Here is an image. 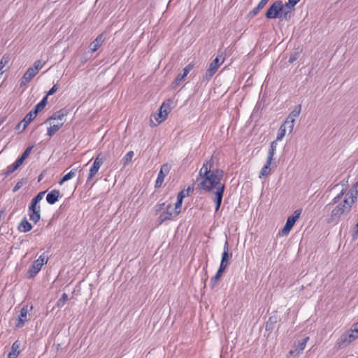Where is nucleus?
I'll return each mask as SVG.
<instances>
[{
	"instance_id": "obj_6",
	"label": "nucleus",
	"mask_w": 358,
	"mask_h": 358,
	"mask_svg": "<svg viewBox=\"0 0 358 358\" xmlns=\"http://www.w3.org/2000/svg\"><path fill=\"white\" fill-rule=\"evenodd\" d=\"M170 112L171 109L169 105L164 103L159 108V112L153 115L157 122L155 123L153 120L150 119V126L153 127L164 122Z\"/></svg>"
},
{
	"instance_id": "obj_41",
	"label": "nucleus",
	"mask_w": 358,
	"mask_h": 358,
	"mask_svg": "<svg viewBox=\"0 0 358 358\" xmlns=\"http://www.w3.org/2000/svg\"><path fill=\"white\" fill-rule=\"evenodd\" d=\"M10 56L9 55H4L0 60V71L5 67V66L9 62Z\"/></svg>"
},
{
	"instance_id": "obj_20",
	"label": "nucleus",
	"mask_w": 358,
	"mask_h": 358,
	"mask_svg": "<svg viewBox=\"0 0 358 358\" xmlns=\"http://www.w3.org/2000/svg\"><path fill=\"white\" fill-rule=\"evenodd\" d=\"M358 196V182H356L350 188V189L345 194V197L349 199H353L355 203Z\"/></svg>"
},
{
	"instance_id": "obj_1",
	"label": "nucleus",
	"mask_w": 358,
	"mask_h": 358,
	"mask_svg": "<svg viewBox=\"0 0 358 358\" xmlns=\"http://www.w3.org/2000/svg\"><path fill=\"white\" fill-rule=\"evenodd\" d=\"M199 176L202 179L201 187L203 190L211 193L224 190V171L214 168V161L212 158L203 163L199 171Z\"/></svg>"
},
{
	"instance_id": "obj_40",
	"label": "nucleus",
	"mask_w": 358,
	"mask_h": 358,
	"mask_svg": "<svg viewBox=\"0 0 358 358\" xmlns=\"http://www.w3.org/2000/svg\"><path fill=\"white\" fill-rule=\"evenodd\" d=\"M300 0H288V1L285 4V7L288 8L289 11V14H292V11L293 8L298 3Z\"/></svg>"
},
{
	"instance_id": "obj_24",
	"label": "nucleus",
	"mask_w": 358,
	"mask_h": 358,
	"mask_svg": "<svg viewBox=\"0 0 358 358\" xmlns=\"http://www.w3.org/2000/svg\"><path fill=\"white\" fill-rule=\"evenodd\" d=\"M271 163H272V160H269V159H266V164H264V166L262 167V170L259 172V177L260 178H262L263 177H266L271 173Z\"/></svg>"
},
{
	"instance_id": "obj_42",
	"label": "nucleus",
	"mask_w": 358,
	"mask_h": 358,
	"mask_svg": "<svg viewBox=\"0 0 358 358\" xmlns=\"http://www.w3.org/2000/svg\"><path fill=\"white\" fill-rule=\"evenodd\" d=\"M68 299V294L66 293H63L61 298L57 301V306L62 307L65 304Z\"/></svg>"
},
{
	"instance_id": "obj_7",
	"label": "nucleus",
	"mask_w": 358,
	"mask_h": 358,
	"mask_svg": "<svg viewBox=\"0 0 358 358\" xmlns=\"http://www.w3.org/2000/svg\"><path fill=\"white\" fill-rule=\"evenodd\" d=\"M180 212L176 210L173 205L169 204L167 205L166 210L162 212L159 217H158L159 224H162V223L170 221L173 218L176 217Z\"/></svg>"
},
{
	"instance_id": "obj_34",
	"label": "nucleus",
	"mask_w": 358,
	"mask_h": 358,
	"mask_svg": "<svg viewBox=\"0 0 358 358\" xmlns=\"http://www.w3.org/2000/svg\"><path fill=\"white\" fill-rule=\"evenodd\" d=\"M224 271V270L219 268L215 275L213 278H211L210 283L212 288H213L216 285L217 281L222 277Z\"/></svg>"
},
{
	"instance_id": "obj_5",
	"label": "nucleus",
	"mask_w": 358,
	"mask_h": 358,
	"mask_svg": "<svg viewBox=\"0 0 358 358\" xmlns=\"http://www.w3.org/2000/svg\"><path fill=\"white\" fill-rule=\"evenodd\" d=\"M48 261V257L42 254L35 260L28 271V278H32L41 271L42 266Z\"/></svg>"
},
{
	"instance_id": "obj_17",
	"label": "nucleus",
	"mask_w": 358,
	"mask_h": 358,
	"mask_svg": "<svg viewBox=\"0 0 358 358\" xmlns=\"http://www.w3.org/2000/svg\"><path fill=\"white\" fill-rule=\"evenodd\" d=\"M105 41L104 33L99 34L90 45L91 52H96Z\"/></svg>"
},
{
	"instance_id": "obj_25",
	"label": "nucleus",
	"mask_w": 358,
	"mask_h": 358,
	"mask_svg": "<svg viewBox=\"0 0 358 358\" xmlns=\"http://www.w3.org/2000/svg\"><path fill=\"white\" fill-rule=\"evenodd\" d=\"M20 343L17 341H15L10 348V351L8 355V358H15L20 354Z\"/></svg>"
},
{
	"instance_id": "obj_27",
	"label": "nucleus",
	"mask_w": 358,
	"mask_h": 358,
	"mask_svg": "<svg viewBox=\"0 0 358 358\" xmlns=\"http://www.w3.org/2000/svg\"><path fill=\"white\" fill-rule=\"evenodd\" d=\"M64 122H57V124H50V127L47 129V135L52 136L55 135L59 129L62 127Z\"/></svg>"
},
{
	"instance_id": "obj_15",
	"label": "nucleus",
	"mask_w": 358,
	"mask_h": 358,
	"mask_svg": "<svg viewBox=\"0 0 358 358\" xmlns=\"http://www.w3.org/2000/svg\"><path fill=\"white\" fill-rule=\"evenodd\" d=\"M67 115V112L64 109H61L54 113L48 119L45 121V123H50L53 120H57L58 122H63L64 117Z\"/></svg>"
},
{
	"instance_id": "obj_33",
	"label": "nucleus",
	"mask_w": 358,
	"mask_h": 358,
	"mask_svg": "<svg viewBox=\"0 0 358 358\" xmlns=\"http://www.w3.org/2000/svg\"><path fill=\"white\" fill-rule=\"evenodd\" d=\"M45 191L39 192L35 197H34L29 206H40L39 202L43 199Z\"/></svg>"
},
{
	"instance_id": "obj_49",
	"label": "nucleus",
	"mask_w": 358,
	"mask_h": 358,
	"mask_svg": "<svg viewBox=\"0 0 358 358\" xmlns=\"http://www.w3.org/2000/svg\"><path fill=\"white\" fill-rule=\"evenodd\" d=\"M26 159V158H25L24 156L21 155V157H19V158L17 159V161L20 164H22L23 163V162L24 161V159Z\"/></svg>"
},
{
	"instance_id": "obj_18",
	"label": "nucleus",
	"mask_w": 358,
	"mask_h": 358,
	"mask_svg": "<svg viewBox=\"0 0 358 358\" xmlns=\"http://www.w3.org/2000/svg\"><path fill=\"white\" fill-rule=\"evenodd\" d=\"M36 74L37 73L31 67H29L20 80V86L22 87L27 85Z\"/></svg>"
},
{
	"instance_id": "obj_11",
	"label": "nucleus",
	"mask_w": 358,
	"mask_h": 358,
	"mask_svg": "<svg viewBox=\"0 0 358 358\" xmlns=\"http://www.w3.org/2000/svg\"><path fill=\"white\" fill-rule=\"evenodd\" d=\"M171 170V165L169 164H164L161 166V169L158 173L155 187L156 188L160 187L164 181L165 177L168 175Z\"/></svg>"
},
{
	"instance_id": "obj_43",
	"label": "nucleus",
	"mask_w": 358,
	"mask_h": 358,
	"mask_svg": "<svg viewBox=\"0 0 358 358\" xmlns=\"http://www.w3.org/2000/svg\"><path fill=\"white\" fill-rule=\"evenodd\" d=\"M165 205V203H158L155 206V213H158L159 211H161L164 206Z\"/></svg>"
},
{
	"instance_id": "obj_39",
	"label": "nucleus",
	"mask_w": 358,
	"mask_h": 358,
	"mask_svg": "<svg viewBox=\"0 0 358 358\" xmlns=\"http://www.w3.org/2000/svg\"><path fill=\"white\" fill-rule=\"evenodd\" d=\"M45 64V62L42 60H36L32 66L31 68L36 73H38L39 70H41Z\"/></svg>"
},
{
	"instance_id": "obj_12",
	"label": "nucleus",
	"mask_w": 358,
	"mask_h": 358,
	"mask_svg": "<svg viewBox=\"0 0 358 358\" xmlns=\"http://www.w3.org/2000/svg\"><path fill=\"white\" fill-rule=\"evenodd\" d=\"M33 308L32 306L29 307L28 305L24 306L21 310L20 313L18 316L17 323L15 324L16 328H20L23 327L25 322L27 320V315L29 312Z\"/></svg>"
},
{
	"instance_id": "obj_3",
	"label": "nucleus",
	"mask_w": 358,
	"mask_h": 358,
	"mask_svg": "<svg viewBox=\"0 0 358 358\" xmlns=\"http://www.w3.org/2000/svg\"><path fill=\"white\" fill-rule=\"evenodd\" d=\"M266 17L268 19L279 18L287 20L291 17L288 8L285 7L281 1H275L267 10Z\"/></svg>"
},
{
	"instance_id": "obj_32",
	"label": "nucleus",
	"mask_w": 358,
	"mask_h": 358,
	"mask_svg": "<svg viewBox=\"0 0 358 358\" xmlns=\"http://www.w3.org/2000/svg\"><path fill=\"white\" fill-rule=\"evenodd\" d=\"M286 124H287L285 123V121L284 123L280 125V127L278 131V133H277V137L275 139L276 141H280L285 137V136L286 134V131H287Z\"/></svg>"
},
{
	"instance_id": "obj_29",
	"label": "nucleus",
	"mask_w": 358,
	"mask_h": 358,
	"mask_svg": "<svg viewBox=\"0 0 358 358\" xmlns=\"http://www.w3.org/2000/svg\"><path fill=\"white\" fill-rule=\"evenodd\" d=\"M349 341L352 343L358 338V328L355 327L354 329H351L347 332H345Z\"/></svg>"
},
{
	"instance_id": "obj_26",
	"label": "nucleus",
	"mask_w": 358,
	"mask_h": 358,
	"mask_svg": "<svg viewBox=\"0 0 358 358\" xmlns=\"http://www.w3.org/2000/svg\"><path fill=\"white\" fill-rule=\"evenodd\" d=\"M31 224L27 221V220L25 217L22 220L18 226L19 231L23 233L28 232L31 231Z\"/></svg>"
},
{
	"instance_id": "obj_14",
	"label": "nucleus",
	"mask_w": 358,
	"mask_h": 358,
	"mask_svg": "<svg viewBox=\"0 0 358 358\" xmlns=\"http://www.w3.org/2000/svg\"><path fill=\"white\" fill-rule=\"evenodd\" d=\"M29 215L31 221L35 224L41 219V206H29Z\"/></svg>"
},
{
	"instance_id": "obj_19",
	"label": "nucleus",
	"mask_w": 358,
	"mask_h": 358,
	"mask_svg": "<svg viewBox=\"0 0 358 358\" xmlns=\"http://www.w3.org/2000/svg\"><path fill=\"white\" fill-rule=\"evenodd\" d=\"M36 114L31 110H30L26 115L25 117H24V119L22 120L21 122H20L17 126V128H19L20 124L22 123H23V129H24L33 120L36 118Z\"/></svg>"
},
{
	"instance_id": "obj_16",
	"label": "nucleus",
	"mask_w": 358,
	"mask_h": 358,
	"mask_svg": "<svg viewBox=\"0 0 358 358\" xmlns=\"http://www.w3.org/2000/svg\"><path fill=\"white\" fill-rule=\"evenodd\" d=\"M309 340V337H305L302 340L299 341L294 346V350H291L289 353L292 355H299L306 348V343Z\"/></svg>"
},
{
	"instance_id": "obj_46",
	"label": "nucleus",
	"mask_w": 358,
	"mask_h": 358,
	"mask_svg": "<svg viewBox=\"0 0 358 358\" xmlns=\"http://www.w3.org/2000/svg\"><path fill=\"white\" fill-rule=\"evenodd\" d=\"M261 9H262V8H259V6L257 5L255 8H253V10L250 12V13L252 15H256Z\"/></svg>"
},
{
	"instance_id": "obj_37",
	"label": "nucleus",
	"mask_w": 358,
	"mask_h": 358,
	"mask_svg": "<svg viewBox=\"0 0 358 358\" xmlns=\"http://www.w3.org/2000/svg\"><path fill=\"white\" fill-rule=\"evenodd\" d=\"M76 169L71 170L68 173L65 174L59 181V185L63 184L64 182L68 181L76 176Z\"/></svg>"
},
{
	"instance_id": "obj_30",
	"label": "nucleus",
	"mask_w": 358,
	"mask_h": 358,
	"mask_svg": "<svg viewBox=\"0 0 358 358\" xmlns=\"http://www.w3.org/2000/svg\"><path fill=\"white\" fill-rule=\"evenodd\" d=\"M185 197V192L183 190L180 192L177 196V201L173 207L176 210H178L179 212H180V210H181L182 201Z\"/></svg>"
},
{
	"instance_id": "obj_9",
	"label": "nucleus",
	"mask_w": 358,
	"mask_h": 358,
	"mask_svg": "<svg viewBox=\"0 0 358 358\" xmlns=\"http://www.w3.org/2000/svg\"><path fill=\"white\" fill-rule=\"evenodd\" d=\"M301 213L302 209H297L294 210L292 215L288 217L286 223L281 231L282 236H285L289 234L296 220L299 218Z\"/></svg>"
},
{
	"instance_id": "obj_52",
	"label": "nucleus",
	"mask_w": 358,
	"mask_h": 358,
	"mask_svg": "<svg viewBox=\"0 0 358 358\" xmlns=\"http://www.w3.org/2000/svg\"><path fill=\"white\" fill-rule=\"evenodd\" d=\"M337 186H338V184H337V185H335L332 187V189H333V188H334V187H337Z\"/></svg>"
},
{
	"instance_id": "obj_44",
	"label": "nucleus",
	"mask_w": 358,
	"mask_h": 358,
	"mask_svg": "<svg viewBox=\"0 0 358 358\" xmlns=\"http://www.w3.org/2000/svg\"><path fill=\"white\" fill-rule=\"evenodd\" d=\"M58 90L57 85H54L47 93V96L53 94Z\"/></svg>"
},
{
	"instance_id": "obj_48",
	"label": "nucleus",
	"mask_w": 358,
	"mask_h": 358,
	"mask_svg": "<svg viewBox=\"0 0 358 358\" xmlns=\"http://www.w3.org/2000/svg\"><path fill=\"white\" fill-rule=\"evenodd\" d=\"M297 59V54L292 55L289 58V62L292 63Z\"/></svg>"
},
{
	"instance_id": "obj_21",
	"label": "nucleus",
	"mask_w": 358,
	"mask_h": 358,
	"mask_svg": "<svg viewBox=\"0 0 358 358\" xmlns=\"http://www.w3.org/2000/svg\"><path fill=\"white\" fill-rule=\"evenodd\" d=\"M59 194H60V193H59V190H57V189L52 190L46 196L47 202L50 205L55 203L58 201Z\"/></svg>"
},
{
	"instance_id": "obj_38",
	"label": "nucleus",
	"mask_w": 358,
	"mask_h": 358,
	"mask_svg": "<svg viewBox=\"0 0 358 358\" xmlns=\"http://www.w3.org/2000/svg\"><path fill=\"white\" fill-rule=\"evenodd\" d=\"M21 164L16 160L13 164L7 167L5 173L6 176H8L14 172Z\"/></svg>"
},
{
	"instance_id": "obj_36",
	"label": "nucleus",
	"mask_w": 358,
	"mask_h": 358,
	"mask_svg": "<svg viewBox=\"0 0 358 358\" xmlns=\"http://www.w3.org/2000/svg\"><path fill=\"white\" fill-rule=\"evenodd\" d=\"M134 155V153L133 151H129L123 157L120 163L123 165L124 167L127 166L128 164L131 162Z\"/></svg>"
},
{
	"instance_id": "obj_2",
	"label": "nucleus",
	"mask_w": 358,
	"mask_h": 358,
	"mask_svg": "<svg viewBox=\"0 0 358 358\" xmlns=\"http://www.w3.org/2000/svg\"><path fill=\"white\" fill-rule=\"evenodd\" d=\"M345 189H343L339 194H338L331 201L328 206L331 204H336L335 207L331 210L330 218L328 221L329 223L338 224L342 217L346 216L351 210V208L355 203L353 199H349L344 197L342 199Z\"/></svg>"
},
{
	"instance_id": "obj_10",
	"label": "nucleus",
	"mask_w": 358,
	"mask_h": 358,
	"mask_svg": "<svg viewBox=\"0 0 358 358\" xmlns=\"http://www.w3.org/2000/svg\"><path fill=\"white\" fill-rule=\"evenodd\" d=\"M301 110V104L295 106L294 108L292 110V112L289 113V115L285 120V123L287 124L290 133L292 132V131H293L295 119L300 115Z\"/></svg>"
},
{
	"instance_id": "obj_51",
	"label": "nucleus",
	"mask_w": 358,
	"mask_h": 358,
	"mask_svg": "<svg viewBox=\"0 0 358 358\" xmlns=\"http://www.w3.org/2000/svg\"><path fill=\"white\" fill-rule=\"evenodd\" d=\"M3 120H0V126L3 124Z\"/></svg>"
},
{
	"instance_id": "obj_13",
	"label": "nucleus",
	"mask_w": 358,
	"mask_h": 358,
	"mask_svg": "<svg viewBox=\"0 0 358 358\" xmlns=\"http://www.w3.org/2000/svg\"><path fill=\"white\" fill-rule=\"evenodd\" d=\"M231 256V254H229V243L228 241H226L223 247L222 259L219 267L220 268L224 271L227 268L229 265V259Z\"/></svg>"
},
{
	"instance_id": "obj_47",
	"label": "nucleus",
	"mask_w": 358,
	"mask_h": 358,
	"mask_svg": "<svg viewBox=\"0 0 358 358\" xmlns=\"http://www.w3.org/2000/svg\"><path fill=\"white\" fill-rule=\"evenodd\" d=\"M268 1V0H261L258 3L259 8H263Z\"/></svg>"
},
{
	"instance_id": "obj_22",
	"label": "nucleus",
	"mask_w": 358,
	"mask_h": 358,
	"mask_svg": "<svg viewBox=\"0 0 358 358\" xmlns=\"http://www.w3.org/2000/svg\"><path fill=\"white\" fill-rule=\"evenodd\" d=\"M224 190H220V191H215L214 192H212L215 195V198L213 199L214 203L215 204V212L218 211L223 198Z\"/></svg>"
},
{
	"instance_id": "obj_4",
	"label": "nucleus",
	"mask_w": 358,
	"mask_h": 358,
	"mask_svg": "<svg viewBox=\"0 0 358 358\" xmlns=\"http://www.w3.org/2000/svg\"><path fill=\"white\" fill-rule=\"evenodd\" d=\"M224 58L222 55H217L209 64L203 76V80L208 81L215 75L218 68L224 63Z\"/></svg>"
},
{
	"instance_id": "obj_8",
	"label": "nucleus",
	"mask_w": 358,
	"mask_h": 358,
	"mask_svg": "<svg viewBox=\"0 0 358 358\" xmlns=\"http://www.w3.org/2000/svg\"><path fill=\"white\" fill-rule=\"evenodd\" d=\"M104 161V157L102 153H99L95 157L92 165L91 166L88 176L87 178V182L90 181L94 177V176L98 173L100 167L102 166Z\"/></svg>"
},
{
	"instance_id": "obj_28",
	"label": "nucleus",
	"mask_w": 358,
	"mask_h": 358,
	"mask_svg": "<svg viewBox=\"0 0 358 358\" xmlns=\"http://www.w3.org/2000/svg\"><path fill=\"white\" fill-rule=\"evenodd\" d=\"M194 67V65L192 64H189L188 65H187L184 69H183V73L182 74H179L178 75L177 78H176V81L177 82H181L184 80V78L187 76V74L192 71V69H193Z\"/></svg>"
},
{
	"instance_id": "obj_23",
	"label": "nucleus",
	"mask_w": 358,
	"mask_h": 358,
	"mask_svg": "<svg viewBox=\"0 0 358 358\" xmlns=\"http://www.w3.org/2000/svg\"><path fill=\"white\" fill-rule=\"evenodd\" d=\"M351 343L345 333L343 334L336 341V346L339 349L347 347Z\"/></svg>"
},
{
	"instance_id": "obj_31",
	"label": "nucleus",
	"mask_w": 358,
	"mask_h": 358,
	"mask_svg": "<svg viewBox=\"0 0 358 358\" xmlns=\"http://www.w3.org/2000/svg\"><path fill=\"white\" fill-rule=\"evenodd\" d=\"M47 104V96H44L42 100L37 103L32 110L37 115L40 111H41Z\"/></svg>"
},
{
	"instance_id": "obj_50",
	"label": "nucleus",
	"mask_w": 358,
	"mask_h": 358,
	"mask_svg": "<svg viewBox=\"0 0 358 358\" xmlns=\"http://www.w3.org/2000/svg\"><path fill=\"white\" fill-rule=\"evenodd\" d=\"M21 187V184L17 182L13 188V192H16Z\"/></svg>"
},
{
	"instance_id": "obj_45",
	"label": "nucleus",
	"mask_w": 358,
	"mask_h": 358,
	"mask_svg": "<svg viewBox=\"0 0 358 358\" xmlns=\"http://www.w3.org/2000/svg\"><path fill=\"white\" fill-rule=\"evenodd\" d=\"M32 148H33V146H29V147H28V148L24 150V152L22 153V156H24L25 158H27V157L29 155V154H30V152H31V151Z\"/></svg>"
},
{
	"instance_id": "obj_35",
	"label": "nucleus",
	"mask_w": 358,
	"mask_h": 358,
	"mask_svg": "<svg viewBox=\"0 0 358 358\" xmlns=\"http://www.w3.org/2000/svg\"><path fill=\"white\" fill-rule=\"evenodd\" d=\"M277 141H278L275 140V141L271 142V143L270 148L268 150V157H267V159L269 160H272V161L273 160V157L276 152Z\"/></svg>"
}]
</instances>
